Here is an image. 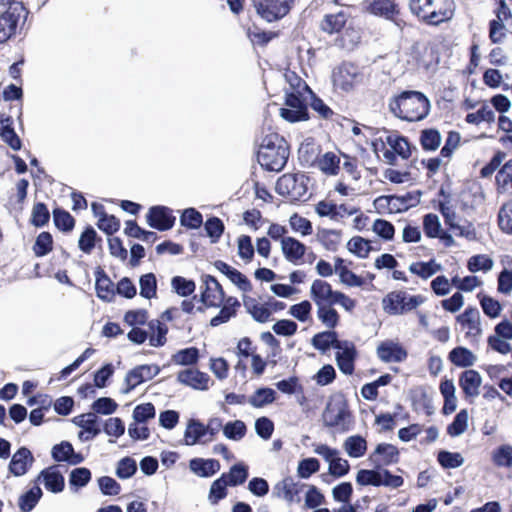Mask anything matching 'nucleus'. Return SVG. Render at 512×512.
I'll use <instances>...</instances> for the list:
<instances>
[{
	"mask_svg": "<svg viewBox=\"0 0 512 512\" xmlns=\"http://www.w3.org/2000/svg\"><path fill=\"white\" fill-rule=\"evenodd\" d=\"M171 289L178 296L187 298L195 295L196 282L191 278L176 275L171 278Z\"/></svg>",
	"mask_w": 512,
	"mask_h": 512,
	"instance_id": "a18cd8bd",
	"label": "nucleus"
},
{
	"mask_svg": "<svg viewBox=\"0 0 512 512\" xmlns=\"http://www.w3.org/2000/svg\"><path fill=\"white\" fill-rule=\"evenodd\" d=\"M36 481H41L45 489L53 494H58L65 488V478L57 465L42 469Z\"/></svg>",
	"mask_w": 512,
	"mask_h": 512,
	"instance_id": "f3484780",
	"label": "nucleus"
},
{
	"mask_svg": "<svg viewBox=\"0 0 512 512\" xmlns=\"http://www.w3.org/2000/svg\"><path fill=\"white\" fill-rule=\"evenodd\" d=\"M428 387L417 386L411 388L409 391V399L414 410H418V406H421L427 416L434 414L435 408L433 405V399L428 393Z\"/></svg>",
	"mask_w": 512,
	"mask_h": 512,
	"instance_id": "bb28decb",
	"label": "nucleus"
},
{
	"mask_svg": "<svg viewBox=\"0 0 512 512\" xmlns=\"http://www.w3.org/2000/svg\"><path fill=\"white\" fill-rule=\"evenodd\" d=\"M385 143L390 146L391 151L395 152L396 155L404 160H407L411 157L413 150H417V148L409 142L408 137L399 133L395 135H388L386 137Z\"/></svg>",
	"mask_w": 512,
	"mask_h": 512,
	"instance_id": "c756f323",
	"label": "nucleus"
},
{
	"mask_svg": "<svg viewBox=\"0 0 512 512\" xmlns=\"http://www.w3.org/2000/svg\"><path fill=\"white\" fill-rule=\"evenodd\" d=\"M54 240L49 231L40 232L33 244L32 250L36 257L42 258L53 250Z\"/></svg>",
	"mask_w": 512,
	"mask_h": 512,
	"instance_id": "5fc2aeb1",
	"label": "nucleus"
},
{
	"mask_svg": "<svg viewBox=\"0 0 512 512\" xmlns=\"http://www.w3.org/2000/svg\"><path fill=\"white\" fill-rule=\"evenodd\" d=\"M277 399V392L268 386L257 388L254 393L248 398L249 404L254 408H263L272 404Z\"/></svg>",
	"mask_w": 512,
	"mask_h": 512,
	"instance_id": "4c0bfd02",
	"label": "nucleus"
},
{
	"mask_svg": "<svg viewBox=\"0 0 512 512\" xmlns=\"http://www.w3.org/2000/svg\"><path fill=\"white\" fill-rule=\"evenodd\" d=\"M448 360L456 367L469 368L476 361L475 354L465 346H456L448 353Z\"/></svg>",
	"mask_w": 512,
	"mask_h": 512,
	"instance_id": "72a5a7b5",
	"label": "nucleus"
},
{
	"mask_svg": "<svg viewBox=\"0 0 512 512\" xmlns=\"http://www.w3.org/2000/svg\"><path fill=\"white\" fill-rule=\"evenodd\" d=\"M456 321L463 327H468L470 330L476 331L481 334L480 313L477 307L467 306L465 310L456 316Z\"/></svg>",
	"mask_w": 512,
	"mask_h": 512,
	"instance_id": "ea45409f",
	"label": "nucleus"
},
{
	"mask_svg": "<svg viewBox=\"0 0 512 512\" xmlns=\"http://www.w3.org/2000/svg\"><path fill=\"white\" fill-rule=\"evenodd\" d=\"M294 0H253L256 13L272 23L284 18L291 10Z\"/></svg>",
	"mask_w": 512,
	"mask_h": 512,
	"instance_id": "6e6552de",
	"label": "nucleus"
},
{
	"mask_svg": "<svg viewBox=\"0 0 512 512\" xmlns=\"http://www.w3.org/2000/svg\"><path fill=\"white\" fill-rule=\"evenodd\" d=\"M152 379L148 364H141L130 369L124 378L125 387L121 389L122 394H129L139 385Z\"/></svg>",
	"mask_w": 512,
	"mask_h": 512,
	"instance_id": "4be33fe9",
	"label": "nucleus"
},
{
	"mask_svg": "<svg viewBox=\"0 0 512 512\" xmlns=\"http://www.w3.org/2000/svg\"><path fill=\"white\" fill-rule=\"evenodd\" d=\"M309 177L301 173H286L275 184V192L281 196L291 197V202L300 201L308 191Z\"/></svg>",
	"mask_w": 512,
	"mask_h": 512,
	"instance_id": "423d86ee",
	"label": "nucleus"
},
{
	"mask_svg": "<svg viewBox=\"0 0 512 512\" xmlns=\"http://www.w3.org/2000/svg\"><path fill=\"white\" fill-rule=\"evenodd\" d=\"M124 234L130 238L151 244L159 238L156 232L140 227L136 220H127L125 222Z\"/></svg>",
	"mask_w": 512,
	"mask_h": 512,
	"instance_id": "c9c22d12",
	"label": "nucleus"
},
{
	"mask_svg": "<svg viewBox=\"0 0 512 512\" xmlns=\"http://www.w3.org/2000/svg\"><path fill=\"white\" fill-rule=\"evenodd\" d=\"M96 415H112L117 411L118 403L111 397H98L90 406Z\"/></svg>",
	"mask_w": 512,
	"mask_h": 512,
	"instance_id": "338daca9",
	"label": "nucleus"
},
{
	"mask_svg": "<svg viewBox=\"0 0 512 512\" xmlns=\"http://www.w3.org/2000/svg\"><path fill=\"white\" fill-rule=\"evenodd\" d=\"M341 237V230L337 229H327V228H318L316 238L323 247L328 250L335 252L338 248V244Z\"/></svg>",
	"mask_w": 512,
	"mask_h": 512,
	"instance_id": "49530a36",
	"label": "nucleus"
},
{
	"mask_svg": "<svg viewBox=\"0 0 512 512\" xmlns=\"http://www.w3.org/2000/svg\"><path fill=\"white\" fill-rule=\"evenodd\" d=\"M203 226L206 236L210 239V243H218L225 231L223 220L215 215H210L205 222L203 221Z\"/></svg>",
	"mask_w": 512,
	"mask_h": 512,
	"instance_id": "c03bdc74",
	"label": "nucleus"
},
{
	"mask_svg": "<svg viewBox=\"0 0 512 512\" xmlns=\"http://www.w3.org/2000/svg\"><path fill=\"white\" fill-rule=\"evenodd\" d=\"M200 351L195 346L186 347L173 354V361L181 366H193L198 363Z\"/></svg>",
	"mask_w": 512,
	"mask_h": 512,
	"instance_id": "bf43d9fd",
	"label": "nucleus"
},
{
	"mask_svg": "<svg viewBox=\"0 0 512 512\" xmlns=\"http://www.w3.org/2000/svg\"><path fill=\"white\" fill-rule=\"evenodd\" d=\"M140 296L151 300L157 297V278L153 272L145 273L139 277Z\"/></svg>",
	"mask_w": 512,
	"mask_h": 512,
	"instance_id": "4d7b16f0",
	"label": "nucleus"
},
{
	"mask_svg": "<svg viewBox=\"0 0 512 512\" xmlns=\"http://www.w3.org/2000/svg\"><path fill=\"white\" fill-rule=\"evenodd\" d=\"M289 155V146H280L272 151H257V161L266 171L280 172L286 166Z\"/></svg>",
	"mask_w": 512,
	"mask_h": 512,
	"instance_id": "9b49d317",
	"label": "nucleus"
},
{
	"mask_svg": "<svg viewBox=\"0 0 512 512\" xmlns=\"http://www.w3.org/2000/svg\"><path fill=\"white\" fill-rule=\"evenodd\" d=\"M92 479L91 470L87 467H76L69 474V487L71 491L78 492L89 484Z\"/></svg>",
	"mask_w": 512,
	"mask_h": 512,
	"instance_id": "37998d69",
	"label": "nucleus"
},
{
	"mask_svg": "<svg viewBox=\"0 0 512 512\" xmlns=\"http://www.w3.org/2000/svg\"><path fill=\"white\" fill-rule=\"evenodd\" d=\"M308 247L292 236H286L281 239V251L284 258L294 264L301 265L304 262V256L306 255Z\"/></svg>",
	"mask_w": 512,
	"mask_h": 512,
	"instance_id": "dca6fc26",
	"label": "nucleus"
},
{
	"mask_svg": "<svg viewBox=\"0 0 512 512\" xmlns=\"http://www.w3.org/2000/svg\"><path fill=\"white\" fill-rule=\"evenodd\" d=\"M343 449L349 457L360 458L367 451V441L360 434L351 435L345 439Z\"/></svg>",
	"mask_w": 512,
	"mask_h": 512,
	"instance_id": "79ce46f5",
	"label": "nucleus"
},
{
	"mask_svg": "<svg viewBox=\"0 0 512 512\" xmlns=\"http://www.w3.org/2000/svg\"><path fill=\"white\" fill-rule=\"evenodd\" d=\"M55 227L64 234H69L75 228V218L63 207L56 206L52 211Z\"/></svg>",
	"mask_w": 512,
	"mask_h": 512,
	"instance_id": "e433bc0d",
	"label": "nucleus"
},
{
	"mask_svg": "<svg viewBox=\"0 0 512 512\" xmlns=\"http://www.w3.org/2000/svg\"><path fill=\"white\" fill-rule=\"evenodd\" d=\"M481 384L482 377L477 370L466 369L460 374L459 386L466 398L478 396Z\"/></svg>",
	"mask_w": 512,
	"mask_h": 512,
	"instance_id": "393cba45",
	"label": "nucleus"
},
{
	"mask_svg": "<svg viewBox=\"0 0 512 512\" xmlns=\"http://www.w3.org/2000/svg\"><path fill=\"white\" fill-rule=\"evenodd\" d=\"M320 147L316 146L312 138H307L298 149V160L302 167H313L318 161Z\"/></svg>",
	"mask_w": 512,
	"mask_h": 512,
	"instance_id": "7c9ffc66",
	"label": "nucleus"
},
{
	"mask_svg": "<svg viewBox=\"0 0 512 512\" xmlns=\"http://www.w3.org/2000/svg\"><path fill=\"white\" fill-rule=\"evenodd\" d=\"M425 302V297L410 295L403 290H395L387 293L382 299V307L388 315L406 314Z\"/></svg>",
	"mask_w": 512,
	"mask_h": 512,
	"instance_id": "7ed1b4c3",
	"label": "nucleus"
},
{
	"mask_svg": "<svg viewBox=\"0 0 512 512\" xmlns=\"http://www.w3.org/2000/svg\"><path fill=\"white\" fill-rule=\"evenodd\" d=\"M304 486V484L295 482L292 477L287 476L274 485L272 495L278 498L283 497L287 501L292 502Z\"/></svg>",
	"mask_w": 512,
	"mask_h": 512,
	"instance_id": "cd10ccee",
	"label": "nucleus"
},
{
	"mask_svg": "<svg viewBox=\"0 0 512 512\" xmlns=\"http://www.w3.org/2000/svg\"><path fill=\"white\" fill-rule=\"evenodd\" d=\"M468 410L461 409L454 416L452 422L448 424L446 431L447 434L451 437H458L462 435L468 428Z\"/></svg>",
	"mask_w": 512,
	"mask_h": 512,
	"instance_id": "680f3d73",
	"label": "nucleus"
},
{
	"mask_svg": "<svg viewBox=\"0 0 512 512\" xmlns=\"http://www.w3.org/2000/svg\"><path fill=\"white\" fill-rule=\"evenodd\" d=\"M422 196L421 190L408 191L403 195L389 194L381 195L374 199L373 205L376 210H379L378 204L382 201L387 203L388 213H403L410 208L419 205Z\"/></svg>",
	"mask_w": 512,
	"mask_h": 512,
	"instance_id": "0eeeda50",
	"label": "nucleus"
},
{
	"mask_svg": "<svg viewBox=\"0 0 512 512\" xmlns=\"http://www.w3.org/2000/svg\"><path fill=\"white\" fill-rule=\"evenodd\" d=\"M317 166L320 171L328 176H335L340 170V159L333 152H326L318 159Z\"/></svg>",
	"mask_w": 512,
	"mask_h": 512,
	"instance_id": "13d9d810",
	"label": "nucleus"
},
{
	"mask_svg": "<svg viewBox=\"0 0 512 512\" xmlns=\"http://www.w3.org/2000/svg\"><path fill=\"white\" fill-rule=\"evenodd\" d=\"M353 415L349 409L347 399L344 397L334 403H327L322 413V421L325 427H340L341 432L351 430Z\"/></svg>",
	"mask_w": 512,
	"mask_h": 512,
	"instance_id": "20e7f679",
	"label": "nucleus"
},
{
	"mask_svg": "<svg viewBox=\"0 0 512 512\" xmlns=\"http://www.w3.org/2000/svg\"><path fill=\"white\" fill-rule=\"evenodd\" d=\"M493 259L487 254L472 255L467 261V269L472 273L488 272L493 268Z\"/></svg>",
	"mask_w": 512,
	"mask_h": 512,
	"instance_id": "69168bd1",
	"label": "nucleus"
},
{
	"mask_svg": "<svg viewBox=\"0 0 512 512\" xmlns=\"http://www.w3.org/2000/svg\"><path fill=\"white\" fill-rule=\"evenodd\" d=\"M177 381L194 390L206 391L209 389L210 376L199 369L186 368L178 372Z\"/></svg>",
	"mask_w": 512,
	"mask_h": 512,
	"instance_id": "a211bd4d",
	"label": "nucleus"
},
{
	"mask_svg": "<svg viewBox=\"0 0 512 512\" xmlns=\"http://www.w3.org/2000/svg\"><path fill=\"white\" fill-rule=\"evenodd\" d=\"M147 225L160 232L172 229L176 222L173 210L165 205L151 206L145 215Z\"/></svg>",
	"mask_w": 512,
	"mask_h": 512,
	"instance_id": "1a4fd4ad",
	"label": "nucleus"
},
{
	"mask_svg": "<svg viewBox=\"0 0 512 512\" xmlns=\"http://www.w3.org/2000/svg\"><path fill=\"white\" fill-rule=\"evenodd\" d=\"M43 496V491L38 484L24 491L18 499V507L21 512H31L39 503Z\"/></svg>",
	"mask_w": 512,
	"mask_h": 512,
	"instance_id": "f704fd0d",
	"label": "nucleus"
},
{
	"mask_svg": "<svg viewBox=\"0 0 512 512\" xmlns=\"http://www.w3.org/2000/svg\"><path fill=\"white\" fill-rule=\"evenodd\" d=\"M377 357L384 363H401L408 357L407 349L396 340L381 341L376 348Z\"/></svg>",
	"mask_w": 512,
	"mask_h": 512,
	"instance_id": "f8f14e48",
	"label": "nucleus"
},
{
	"mask_svg": "<svg viewBox=\"0 0 512 512\" xmlns=\"http://www.w3.org/2000/svg\"><path fill=\"white\" fill-rule=\"evenodd\" d=\"M226 476H219L215 479L209 489L208 501L211 505H217L221 500L225 499L228 495L229 484L225 480Z\"/></svg>",
	"mask_w": 512,
	"mask_h": 512,
	"instance_id": "6e6d98bb",
	"label": "nucleus"
},
{
	"mask_svg": "<svg viewBox=\"0 0 512 512\" xmlns=\"http://www.w3.org/2000/svg\"><path fill=\"white\" fill-rule=\"evenodd\" d=\"M51 458L57 463H67L69 465H78L85 460L83 454L76 452L72 443L68 440H62L53 445Z\"/></svg>",
	"mask_w": 512,
	"mask_h": 512,
	"instance_id": "2eb2a0df",
	"label": "nucleus"
},
{
	"mask_svg": "<svg viewBox=\"0 0 512 512\" xmlns=\"http://www.w3.org/2000/svg\"><path fill=\"white\" fill-rule=\"evenodd\" d=\"M368 460L371 463H381V467L397 464L400 460L398 448L390 443H379L374 451L369 455Z\"/></svg>",
	"mask_w": 512,
	"mask_h": 512,
	"instance_id": "aec40b11",
	"label": "nucleus"
},
{
	"mask_svg": "<svg viewBox=\"0 0 512 512\" xmlns=\"http://www.w3.org/2000/svg\"><path fill=\"white\" fill-rule=\"evenodd\" d=\"M247 433V426L242 420H230L224 424L223 435L232 441H240Z\"/></svg>",
	"mask_w": 512,
	"mask_h": 512,
	"instance_id": "0e129e2a",
	"label": "nucleus"
},
{
	"mask_svg": "<svg viewBox=\"0 0 512 512\" xmlns=\"http://www.w3.org/2000/svg\"><path fill=\"white\" fill-rule=\"evenodd\" d=\"M22 13L24 25L29 15L27 8L21 1H8V8L0 14V44L6 43L16 34Z\"/></svg>",
	"mask_w": 512,
	"mask_h": 512,
	"instance_id": "39448f33",
	"label": "nucleus"
},
{
	"mask_svg": "<svg viewBox=\"0 0 512 512\" xmlns=\"http://www.w3.org/2000/svg\"><path fill=\"white\" fill-rule=\"evenodd\" d=\"M206 435L204 424L199 419L190 418L184 432L183 444L187 446L199 444Z\"/></svg>",
	"mask_w": 512,
	"mask_h": 512,
	"instance_id": "473e14b6",
	"label": "nucleus"
},
{
	"mask_svg": "<svg viewBox=\"0 0 512 512\" xmlns=\"http://www.w3.org/2000/svg\"><path fill=\"white\" fill-rule=\"evenodd\" d=\"M149 330L155 335L149 338V345L152 347H162L167 342L168 327L158 319H152L148 322Z\"/></svg>",
	"mask_w": 512,
	"mask_h": 512,
	"instance_id": "603ef678",
	"label": "nucleus"
},
{
	"mask_svg": "<svg viewBox=\"0 0 512 512\" xmlns=\"http://www.w3.org/2000/svg\"><path fill=\"white\" fill-rule=\"evenodd\" d=\"M347 21V14L340 11L336 14H326L323 17L320 28L327 34H337L342 31Z\"/></svg>",
	"mask_w": 512,
	"mask_h": 512,
	"instance_id": "58836bf2",
	"label": "nucleus"
},
{
	"mask_svg": "<svg viewBox=\"0 0 512 512\" xmlns=\"http://www.w3.org/2000/svg\"><path fill=\"white\" fill-rule=\"evenodd\" d=\"M442 141L440 131L435 127L425 128L420 131L419 143L425 152L436 151Z\"/></svg>",
	"mask_w": 512,
	"mask_h": 512,
	"instance_id": "a19ab883",
	"label": "nucleus"
},
{
	"mask_svg": "<svg viewBox=\"0 0 512 512\" xmlns=\"http://www.w3.org/2000/svg\"><path fill=\"white\" fill-rule=\"evenodd\" d=\"M366 10L372 15L390 21H394L400 13L395 0H371L366 6Z\"/></svg>",
	"mask_w": 512,
	"mask_h": 512,
	"instance_id": "b1692460",
	"label": "nucleus"
},
{
	"mask_svg": "<svg viewBox=\"0 0 512 512\" xmlns=\"http://www.w3.org/2000/svg\"><path fill=\"white\" fill-rule=\"evenodd\" d=\"M335 361L344 375H352L355 371V362L359 356L356 345L349 340H341L335 347Z\"/></svg>",
	"mask_w": 512,
	"mask_h": 512,
	"instance_id": "9d476101",
	"label": "nucleus"
},
{
	"mask_svg": "<svg viewBox=\"0 0 512 512\" xmlns=\"http://www.w3.org/2000/svg\"><path fill=\"white\" fill-rule=\"evenodd\" d=\"M483 313L490 319H496L501 315L503 307L499 300L483 292L477 295Z\"/></svg>",
	"mask_w": 512,
	"mask_h": 512,
	"instance_id": "8fccbe9b",
	"label": "nucleus"
},
{
	"mask_svg": "<svg viewBox=\"0 0 512 512\" xmlns=\"http://www.w3.org/2000/svg\"><path fill=\"white\" fill-rule=\"evenodd\" d=\"M34 462L31 450L27 446H20L11 456L8 471L14 477H21L28 473Z\"/></svg>",
	"mask_w": 512,
	"mask_h": 512,
	"instance_id": "4468645a",
	"label": "nucleus"
},
{
	"mask_svg": "<svg viewBox=\"0 0 512 512\" xmlns=\"http://www.w3.org/2000/svg\"><path fill=\"white\" fill-rule=\"evenodd\" d=\"M221 476H226L225 480L230 487L241 486L249 477V466L243 461H238L231 465L229 471L222 473Z\"/></svg>",
	"mask_w": 512,
	"mask_h": 512,
	"instance_id": "2f4dec72",
	"label": "nucleus"
},
{
	"mask_svg": "<svg viewBox=\"0 0 512 512\" xmlns=\"http://www.w3.org/2000/svg\"><path fill=\"white\" fill-rule=\"evenodd\" d=\"M492 462L498 467L512 468V446L502 444L492 452Z\"/></svg>",
	"mask_w": 512,
	"mask_h": 512,
	"instance_id": "774afa93",
	"label": "nucleus"
},
{
	"mask_svg": "<svg viewBox=\"0 0 512 512\" xmlns=\"http://www.w3.org/2000/svg\"><path fill=\"white\" fill-rule=\"evenodd\" d=\"M221 464L215 458L194 457L189 460L190 471L201 478H210L219 472Z\"/></svg>",
	"mask_w": 512,
	"mask_h": 512,
	"instance_id": "5701e85b",
	"label": "nucleus"
},
{
	"mask_svg": "<svg viewBox=\"0 0 512 512\" xmlns=\"http://www.w3.org/2000/svg\"><path fill=\"white\" fill-rule=\"evenodd\" d=\"M436 459L443 469H456L461 467L465 462L460 452H451L446 449H440L437 452Z\"/></svg>",
	"mask_w": 512,
	"mask_h": 512,
	"instance_id": "09e8293b",
	"label": "nucleus"
},
{
	"mask_svg": "<svg viewBox=\"0 0 512 512\" xmlns=\"http://www.w3.org/2000/svg\"><path fill=\"white\" fill-rule=\"evenodd\" d=\"M0 138L13 151H20L23 143L14 128V120L11 115L0 114Z\"/></svg>",
	"mask_w": 512,
	"mask_h": 512,
	"instance_id": "412c9836",
	"label": "nucleus"
},
{
	"mask_svg": "<svg viewBox=\"0 0 512 512\" xmlns=\"http://www.w3.org/2000/svg\"><path fill=\"white\" fill-rule=\"evenodd\" d=\"M239 300L234 296L226 298V302H223L219 307L220 311L210 319V326L217 327L221 324L227 323L231 318L237 315L238 308L240 307Z\"/></svg>",
	"mask_w": 512,
	"mask_h": 512,
	"instance_id": "c85d7f7f",
	"label": "nucleus"
},
{
	"mask_svg": "<svg viewBox=\"0 0 512 512\" xmlns=\"http://www.w3.org/2000/svg\"><path fill=\"white\" fill-rule=\"evenodd\" d=\"M340 341L336 330H324L314 334L310 343L321 354H326L330 349H335Z\"/></svg>",
	"mask_w": 512,
	"mask_h": 512,
	"instance_id": "a878e982",
	"label": "nucleus"
},
{
	"mask_svg": "<svg viewBox=\"0 0 512 512\" xmlns=\"http://www.w3.org/2000/svg\"><path fill=\"white\" fill-rule=\"evenodd\" d=\"M372 469H360L356 474V483L359 486H374L379 487V474L381 463H371Z\"/></svg>",
	"mask_w": 512,
	"mask_h": 512,
	"instance_id": "3c124183",
	"label": "nucleus"
},
{
	"mask_svg": "<svg viewBox=\"0 0 512 512\" xmlns=\"http://www.w3.org/2000/svg\"><path fill=\"white\" fill-rule=\"evenodd\" d=\"M347 250L360 259L368 258L373 247L370 241L362 236H353L346 244Z\"/></svg>",
	"mask_w": 512,
	"mask_h": 512,
	"instance_id": "864d4df0",
	"label": "nucleus"
},
{
	"mask_svg": "<svg viewBox=\"0 0 512 512\" xmlns=\"http://www.w3.org/2000/svg\"><path fill=\"white\" fill-rule=\"evenodd\" d=\"M389 109L400 120L418 122L429 115L431 102L421 91L403 90L390 100Z\"/></svg>",
	"mask_w": 512,
	"mask_h": 512,
	"instance_id": "f257e3e1",
	"label": "nucleus"
},
{
	"mask_svg": "<svg viewBox=\"0 0 512 512\" xmlns=\"http://www.w3.org/2000/svg\"><path fill=\"white\" fill-rule=\"evenodd\" d=\"M359 75L358 67L352 62H342L332 71V83L335 88L349 92L354 87V80Z\"/></svg>",
	"mask_w": 512,
	"mask_h": 512,
	"instance_id": "ddd939ff",
	"label": "nucleus"
},
{
	"mask_svg": "<svg viewBox=\"0 0 512 512\" xmlns=\"http://www.w3.org/2000/svg\"><path fill=\"white\" fill-rule=\"evenodd\" d=\"M94 276L96 296L103 302H113L115 299V284L106 271L101 266H97Z\"/></svg>",
	"mask_w": 512,
	"mask_h": 512,
	"instance_id": "6ab92c4d",
	"label": "nucleus"
},
{
	"mask_svg": "<svg viewBox=\"0 0 512 512\" xmlns=\"http://www.w3.org/2000/svg\"><path fill=\"white\" fill-rule=\"evenodd\" d=\"M279 114L282 119L289 123L307 121L311 118L308 109V99L301 91L285 90L284 107H281Z\"/></svg>",
	"mask_w": 512,
	"mask_h": 512,
	"instance_id": "f03ea898",
	"label": "nucleus"
},
{
	"mask_svg": "<svg viewBox=\"0 0 512 512\" xmlns=\"http://www.w3.org/2000/svg\"><path fill=\"white\" fill-rule=\"evenodd\" d=\"M50 221V211L44 202H36L33 205L29 223L35 228H43Z\"/></svg>",
	"mask_w": 512,
	"mask_h": 512,
	"instance_id": "052dcab7",
	"label": "nucleus"
},
{
	"mask_svg": "<svg viewBox=\"0 0 512 512\" xmlns=\"http://www.w3.org/2000/svg\"><path fill=\"white\" fill-rule=\"evenodd\" d=\"M180 225L189 230H197L203 225V215L194 207H188L180 212Z\"/></svg>",
	"mask_w": 512,
	"mask_h": 512,
	"instance_id": "de8ad7c7",
	"label": "nucleus"
},
{
	"mask_svg": "<svg viewBox=\"0 0 512 512\" xmlns=\"http://www.w3.org/2000/svg\"><path fill=\"white\" fill-rule=\"evenodd\" d=\"M317 318L327 330H335L340 323V315L334 307L317 306Z\"/></svg>",
	"mask_w": 512,
	"mask_h": 512,
	"instance_id": "e2e57ef3",
	"label": "nucleus"
}]
</instances>
